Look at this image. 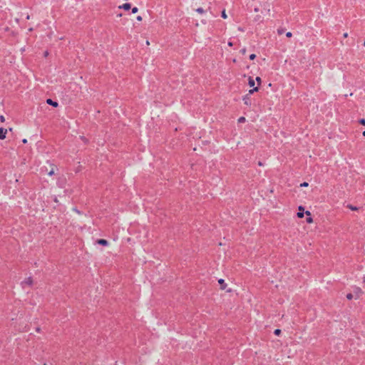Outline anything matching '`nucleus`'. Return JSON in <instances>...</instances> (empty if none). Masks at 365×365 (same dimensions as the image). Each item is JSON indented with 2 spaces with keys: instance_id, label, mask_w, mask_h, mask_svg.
<instances>
[{
  "instance_id": "36",
  "label": "nucleus",
  "mask_w": 365,
  "mask_h": 365,
  "mask_svg": "<svg viewBox=\"0 0 365 365\" xmlns=\"http://www.w3.org/2000/svg\"><path fill=\"white\" fill-rule=\"evenodd\" d=\"M362 134H363V136H364V137H365V130L363 132V133H362Z\"/></svg>"
},
{
  "instance_id": "28",
  "label": "nucleus",
  "mask_w": 365,
  "mask_h": 365,
  "mask_svg": "<svg viewBox=\"0 0 365 365\" xmlns=\"http://www.w3.org/2000/svg\"><path fill=\"white\" fill-rule=\"evenodd\" d=\"M259 11V8H258V7H255V8L254 9V11H255V12H258Z\"/></svg>"
},
{
  "instance_id": "20",
  "label": "nucleus",
  "mask_w": 365,
  "mask_h": 365,
  "mask_svg": "<svg viewBox=\"0 0 365 365\" xmlns=\"http://www.w3.org/2000/svg\"><path fill=\"white\" fill-rule=\"evenodd\" d=\"M359 123L361 124V125H365V119L364 118L360 119L359 120Z\"/></svg>"
},
{
  "instance_id": "4",
  "label": "nucleus",
  "mask_w": 365,
  "mask_h": 365,
  "mask_svg": "<svg viewBox=\"0 0 365 365\" xmlns=\"http://www.w3.org/2000/svg\"><path fill=\"white\" fill-rule=\"evenodd\" d=\"M33 283V280L31 279V277H28L26 278L24 282H22V284H27V285H29L31 286Z\"/></svg>"
},
{
  "instance_id": "26",
  "label": "nucleus",
  "mask_w": 365,
  "mask_h": 365,
  "mask_svg": "<svg viewBox=\"0 0 365 365\" xmlns=\"http://www.w3.org/2000/svg\"><path fill=\"white\" fill-rule=\"evenodd\" d=\"M136 19L138 21H142V17L140 16H138Z\"/></svg>"
},
{
  "instance_id": "8",
  "label": "nucleus",
  "mask_w": 365,
  "mask_h": 365,
  "mask_svg": "<svg viewBox=\"0 0 365 365\" xmlns=\"http://www.w3.org/2000/svg\"><path fill=\"white\" fill-rule=\"evenodd\" d=\"M243 101L245 102V104H246L247 106L251 104L250 99L248 95H247L244 97Z\"/></svg>"
},
{
  "instance_id": "39",
  "label": "nucleus",
  "mask_w": 365,
  "mask_h": 365,
  "mask_svg": "<svg viewBox=\"0 0 365 365\" xmlns=\"http://www.w3.org/2000/svg\"><path fill=\"white\" fill-rule=\"evenodd\" d=\"M364 46H365V41H364Z\"/></svg>"
},
{
  "instance_id": "6",
  "label": "nucleus",
  "mask_w": 365,
  "mask_h": 365,
  "mask_svg": "<svg viewBox=\"0 0 365 365\" xmlns=\"http://www.w3.org/2000/svg\"><path fill=\"white\" fill-rule=\"evenodd\" d=\"M354 293L356 295V297H359L360 295L363 293L362 290L359 287H355L354 288Z\"/></svg>"
},
{
  "instance_id": "10",
  "label": "nucleus",
  "mask_w": 365,
  "mask_h": 365,
  "mask_svg": "<svg viewBox=\"0 0 365 365\" xmlns=\"http://www.w3.org/2000/svg\"><path fill=\"white\" fill-rule=\"evenodd\" d=\"M248 84L250 87H252L255 86V81L251 78L250 77L249 78V82H248Z\"/></svg>"
},
{
  "instance_id": "31",
  "label": "nucleus",
  "mask_w": 365,
  "mask_h": 365,
  "mask_svg": "<svg viewBox=\"0 0 365 365\" xmlns=\"http://www.w3.org/2000/svg\"><path fill=\"white\" fill-rule=\"evenodd\" d=\"M22 142H23V143H24V144H25V143H27V140H26V139H23Z\"/></svg>"
},
{
  "instance_id": "22",
  "label": "nucleus",
  "mask_w": 365,
  "mask_h": 365,
  "mask_svg": "<svg viewBox=\"0 0 365 365\" xmlns=\"http://www.w3.org/2000/svg\"><path fill=\"white\" fill-rule=\"evenodd\" d=\"M256 58V55L252 53L250 56V60H254L255 58Z\"/></svg>"
},
{
  "instance_id": "5",
  "label": "nucleus",
  "mask_w": 365,
  "mask_h": 365,
  "mask_svg": "<svg viewBox=\"0 0 365 365\" xmlns=\"http://www.w3.org/2000/svg\"><path fill=\"white\" fill-rule=\"evenodd\" d=\"M130 7H131V5L129 3L123 4L122 6H119L120 9H123L126 11L129 10L130 9Z\"/></svg>"
},
{
  "instance_id": "7",
  "label": "nucleus",
  "mask_w": 365,
  "mask_h": 365,
  "mask_svg": "<svg viewBox=\"0 0 365 365\" xmlns=\"http://www.w3.org/2000/svg\"><path fill=\"white\" fill-rule=\"evenodd\" d=\"M46 103L48 105L53 106V107H57L58 106V103L56 101H53L51 99L48 98L46 100Z\"/></svg>"
},
{
  "instance_id": "30",
  "label": "nucleus",
  "mask_w": 365,
  "mask_h": 365,
  "mask_svg": "<svg viewBox=\"0 0 365 365\" xmlns=\"http://www.w3.org/2000/svg\"><path fill=\"white\" fill-rule=\"evenodd\" d=\"M305 214H306L307 215H309V216L311 215V213H310V212H309V211H306V212H305Z\"/></svg>"
},
{
  "instance_id": "33",
  "label": "nucleus",
  "mask_w": 365,
  "mask_h": 365,
  "mask_svg": "<svg viewBox=\"0 0 365 365\" xmlns=\"http://www.w3.org/2000/svg\"><path fill=\"white\" fill-rule=\"evenodd\" d=\"M48 51H45V53H44V56H48Z\"/></svg>"
},
{
  "instance_id": "15",
  "label": "nucleus",
  "mask_w": 365,
  "mask_h": 365,
  "mask_svg": "<svg viewBox=\"0 0 365 365\" xmlns=\"http://www.w3.org/2000/svg\"><path fill=\"white\" fill-rule=\"evenodd\" d=\"M353 297H354V296H353V294H352L351 293H349V294H346V298H347L348 299H349V300H350V299H353Z\"/></svg>"
},
{
  "instance_id": "37",
  "label": "nucleus",
  "mask_w": 365,
  "mask_h": 365,
  "mask_svg": "<svg viewBox=\"0 0 365 365\" xmlns=\"http://www.w3.org/2000/svg\"><path fill=\"white\" fill-rule=\"evenodd\" d=\"M344 37H346V36H347V34H344Z\"/></svg>"
},
{
  "instance_id": "17",
  "label": "nucleus",
  "mask_w": 365,
  "mask_h": 365,
  "mask_svg": "<svg viewBox=\"0 0 365 365\" xmlns=\"http://www.w3.org/2000/svg\"><path fill=\"white\" fill-rule=\"evenodd\" d=\"M222 17L223 19H227V14H226L225 10H223V11H222Z\"/></svg>"
},
{
  "instance_id": "29",
  "label": "nucleus",
  "mask_w": 365,
  "mask_h": 365,
  "mask_svg": "<svg viewBox=\"0 0 365 365\" xmlns=\"http://www.w3.org/2000/svg\"><path fill=\"white\" fill-rule=\"evenodd\" d=\"M256 81L259 83L261 82V78L259 77H257Z\"/></svg>"
},
{
  "instance_id": "9",
  "label": "nucleus",
  "mask_w": 365,
  "mask_h": 365,
  "mask_svg": "<svg viewBox=\"0 0 365 365\" xmlns=\"http://www.w3.org/2000/svg\"><path fill=\"white\" fill-rule=\"evenodd\" d=\"M219 284L221 285V289H225L226 287V284L225 283V280L222 279H220L218 280Z\"/></svg>"
},
{
  "instance_id": "25",
  "label": "nucleus",
  "mask_w": 365,
  "mask_h": 365,
  "mask_svg": "<svg viewBox=\"0 0 365 365\" xmlns=\"http://www.w3.org/2000/svg\"><path fill=\"white\" fill-rule=\"evenodd\" d=\"M307 222L308 223H311V222H313V220H312V218L311 217H308V218L307 219Z\"/></svg>"
},
{
  "instance_id": "14",
  "label": "nucleus",
  "mask_w": 365,
  "mask_h": 365,
  "mask_svg": "<svg viewBox=\"0 0 365 365\" xmlns=\"http://www.w3.org/2000/svg\"><path fill=\"white\" fill-rule=\"evenodd\" d=\"M258 91V88H257V87H255V88H254L253 89L250 90L249 93H250V94H252V93H253L254 92H256V91Z\"/></svg>"
},
{
  "instance_id": "38",
  "label": "nucleus",
  "mask_w": 365,
  "mask_h": 365,
  "mask_svg": "<svg viewBox=\"0 0 365 365\" xmlns=\"http://www.w3.org/2000/svg\"><path fill=\"white\" fill-rule=\"evenodd\" d=\"M363 281H364V282H365V277H364Z\"/></svg>"
},
{
  "instance_id": "18",
  "label": "nucleus",
  "mask_w": 365,
  "mask_h": 365,
  "mask_svg": "<svg viewBox=\"0 0 365 365\" xmlns=\"http://www.w3.org/2000/svg\"><path fill=\"white\" fill-rule=\"evenodd\" d=\"M309 185L308 182H304L300 184V187H307Z\"/></svg>"
},
{
  "instance_id": "32",
  "label": "nucleus",
  "mask_w": 365,
  "mask_h": 365,
  "mask_svg": "<svg viewBox=\"0 0 365 365\" xmlns=\"http://www.w3.org/2000/svg\"><path fill=\"white\" fill-rule=\"evenodd\" d=\"M241 51H242V53H245L246 50H245V48H243V49L241 50Z\"/></svg>"
},
{
  "instance_id": "1",
  "label": "nucleus",
  "mask_w": 365,
  "mask_h": 365,
  "mask_svg": "<svg viewBox=\"0 0 365 365\" xmlns=\"http://www.w3.org/2000/svg\"><path fill=\"white\" fill-rule=\"evenodd\" d=\"M7 130L4 128H0V139L3 140L6 138Z\"/></svg>"
},
{
  "instance_id": "12",
  "label": "nucleus",
  "mask_w": 365,
  "mask_h": 365,
  "mask_svg": "<svg viewBox=\"0 0 365 365\" xmlns=\"http://www.w3.org/2000/svg\"><path fill=\"white\" fill-rule=\"evenodd\" d=\"M196 11H197V13H199V14H201L205 13L204 9H203L202 8H200H200H197V9H196Z\"/></svg>"
},
{
  "instance_id": "24",
  "label": "nucleus",
  "mask_w": 365,
  "mask_h": 365,
  "mask_svg": "<svg viewBox=\"0 0 365 365\" xmlns=\"http://www.w3.org/2000/svg\"><path fill=\"white\" fill-rule=\"evenodd\" d=\"M245 120V118L244 117H240L239 119H238V121L240 123H242V122H244Z\"/></svg>"
},
{
  "instance_id": "16",
  "label": "nucleus",
  "mask_w": 365,
  "mask_h": 365,
  "mask_svg": "<svg viewBox=\"0 0 365 365\" xmlns=\"http://www.w3.org/2000/svg\"><path fill=\"white\" fill-rule=\"evenodd\" d=\"M284 32V29H277L278 34L281 35Z\"/></svg>"
},
{
  "instance_id": "19",
  "label": "nucleus",
  "mask_w": 365,
  "mask_h": 365,
  "mask_svg": "<svg viewBox=\"0 0 365 365\" xmlns=\"http://www.w3.org/2000/svg\"><path fill=\"white\" fill-rule=\"evenodd\" d=\"M138 9L137 7H133V8L132 9V13H133V14H135V13H137V12H138Z\"/></svg>"
},
{
  "instance_id": "13",
  "label": "nucleus",
  "mask_w": 365,
  "mask_h": 365,
  "mask_svg": "<svg viewBox=\"0 0 365 365\" xmlns=\"http://www.w3.org/2000/svg\"><path fill=\"white\" fill-rule=\"evenodd\" d=\"M274 334L277 336H279L281 334V330L279 329H277L274 330Z\"/></svg>"
},
{
  "instance_id": "11",
  "label": "nucleus",
  "mask_w": 365,
  "mask_h": 365,
  "mask_svg": "<svg viewBox=\"0 0 365 365\" xmlns=\"http://www.w3.org/2000/svg\"><path fill=\"white\" fill-rule=\"evenodd\" d=\"M347 207H349L351 210L356 211L358 210L359 208L356 206H353L352 205H348Z\"/></svg>"
},
{
  "instance_id": "2",
  "label": "nucleus",
  "mask_w": 365,
  "mask_h": 365,
  "mask_svg": "<svg viewBox=\"0 0 365 365\" xmlns=\"http://www.w3.org/2000/svg\"><path fill=\"white\" fill-rule=\"evenodd\" d=\"M304 207L302 206L299 207V212L297 215L299 218H302L304 217Z\"/></svg>"
},
{
  "instance_id": "35",
  "label": "nucleus",
  "mask_w": 365,
  "mask_h": 365,
  "mask_svg": "<svg viewBox=\"0 0 365 365\" xmlns=\"http://www.w3.org/2000/svg\"><path fill=\"white\" fill-rule=\"evenodd\" d=\"M74 210H75L76 212L79 213V211H78V210L74 209Z\"/></svg>"
},
{
  "instance_id": "23",
  "label": "nucleus",
  "mask_w": 365,
  "mask_h": 365,
  "mask_svg": "<svg viewBox=\"0 0 365 365\" xmlns=\"http://www.w3.org/2000/svg\"><path fill=\"white\" fill-rule=\"evenodd\" d=\"M48 175H53L54 174V169L52 168L49 172H48Z\"/></svg>"
},
{
  "instance_id": "21",
  "label": "nucleus",
  "mask_w": 365,
  "mask_h": 365,
  "mask_svg": "<svg viewBox=\"0 0 365 365\" xmlns=\"http://www.w3.org/2000/svg\"><path fill=\"white\" fill-rule=\"evenodd\" d=\"M286 36L288 37V38L292 37V32H290V31L287 32L286 33Z\"/></svg>"
},
{
  "instance_id": "34",
  "label": "nucleus",
  "mask_w": 365,
  "mask_h": 365,
  "mask_svg": "<svg viewBox=\"0 0 365 365\" xmlns=\"http://www.w3.org/2000/svg\"><path fill=\"white\" fill-rule=\"evenodd\" d=\"M258 165L261 166V165H262V163L261 162H259Z\"/></svg>"
},
{
  "instance_id": "27",
  "label": "nucleus",
  "mask_w": 365,
  "mask_h": 365,
  "mask_svg": "<svg viewBox=\"0 0 365 365\" xmlns=\"http://www.w3.org/2000/svg\"><path fill=\"white\" fill-rule=\"evenodd\" d=\"M0 120H1V122H4L5 119H4V117L3 115H1V116H0Z\"/></svg>"
},
{
  "instance_id": "3",
  "label": "nucleus",
  "mask_w": 365,
  "mask_h": 365,
  "mask_svg": "<svg viewBox=\"0 0 365 365\" xmlns=\"http://www.w3.org/2000/svg\"><path fill=\"white\" fill-rule=\"evenodd\" d=\"M97 243L103 246H107L108 245V242L104 239L98 240Z\"/></svg>"
}]
</instances>
